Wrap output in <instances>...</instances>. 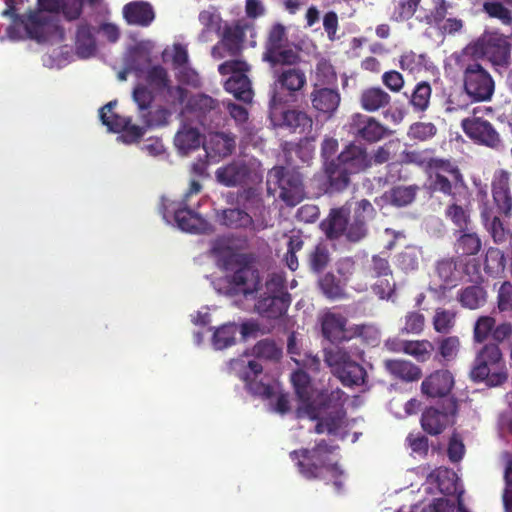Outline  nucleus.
I'll return each mask as SVG.
<instances>
[{"mask_svg":"<svg viewBox=\"0 0 512 512\" xmlns=\"http://www.w3.org/2000/svg\"><path fill=\"white\" fill-rule=\"evenodd\" d=\"M119 78H120L121 80H125V79H126V76H125V74L122 72V73H120V74H119Z\"/></svg>","mask_w":512,"mask_h":512,"instance_id":"nucleus-62","label":"nucleus"},{"mask_svg":"<svg viewBox=\"0 0 512 512\" xmlns=\"http://www.w3.org/2000/svg\"><path fill=\"white\" fill-rule=\"evenodd\" d=\"M199 21L204 26L203 33L221 29L220 17L210 11H202L199 14Z\"/></svg>","mask_w":512,"mask_h":512,"instance_id":"nucleus-38","label":"nucleus"},{"mask_svg":"<svg viewBox=\"0 0 512 512\" xmlns=\"http://www.w3.org/2000/svg\"><path fill=\"white\" fill-rule=\"evenodd\" d=\"M100 2V0H82V3H87L88 5L90 6H95L96 4H98Z\"/></svg>","mask_w":512,"mask_h":512,"instance_id":"nucleus-61","label":"nucleus"},{"mask_svg":"<svg viewBox=\"0 0 512 512\" xmlns=\"http://www.w3.org/2000/svg\"><path fill=\"white\" fill-rule=\"evenodd\" d=\"M276 84L290 94L300 91L306 84L305 73L296 67L282 68L273 72Z\"/></svg>","mask_w":512,"mask_h":512,"instance_id":"nucleus-16","label":"nucleus"},{"mask_svg":"<svg viewBox=\"0 0 512 512\" xmlns=\"http://www.w3.org/2000/svg\"><path fill=\"white\" fill-rule=\"evenodd\" d=\"M253 326H254V325H252V324L243 323V324L241 325V333H242L243 335H247V334L252 330Z\"/></svg>","mask_w":512,"mask_h":512,"instance_id":"nucleus-58","label":"nucleus"},{"mask_svg":"<svg viewBox=\"0 0 512 512\" xmlns=\"http://www.w3.org/2000/svg\"><path fill=\"white\" fill-rule=\"evenodd\" d=\"M338 25V17L335 12H328L325 14L323 19V26L328 34V37L333 40Z\"/></svg>","mask_w":512,"mask_h":512,"instance_id":"nucleus-39","label":"nucleus"},{"mask_svg":"<svg viewBox=\"0 0 512 512\" xmlns=\"http://www.w3.org/2000/svg\"><path fill=\"white\" fill-rule=\"evenodd\" d=\"M274 410L280 414H285L290 410V402L287 394L280 393L278 395Z\"/></svg>","mask_w":512,"mask_h":512,"instance_id":"nucleus-45","label":"nucleus"},{"mask_svg":"<svg viewBox=\"0 0 512 512\" xmlns=\"http://www.w3.org/2000/svg\"><path fill=\"white\" fill-rule=\"evenodd\" d=\"M186 109L203 127L211 128L220 119L218 101L206 94L200 93L190 97Z\"/></svg>","mask_w":512,"mask_h":512,"instance_id":"nucleus-11","label":"nucleus"},{"mask_svg":"<svg viewBox=\"0 0 512 512\" xmlns=\"http://www.w3.org/2000/svg\"><path fill=\"white\" fill-rule=\"evenodd\" d=\"M117 101H110L105 104L99 112V116L103 125H105L109 131L114 133H120L127 124H129L130 117H123L113 112Z\"/></svg>","mask_w":512,"mask_h":512,"instance_id":"nucleus-23","label":"nucleus"},{"mask_svg":"<svg viewBox=\"0 0 512 512\" xmlns=\"http://www.w3.org/2000/svg\"><path fill=\"white\" fill-rule=\"evenodd\" d=\"M295 393L301 402V406L297 409V416H307L310 419H316L320 415L322 406L328 405V401L332 399L340 400L343 392L341 390L332 391L327 394L324 391H318L311 383L308 373L303 370H297L291 375Z\"/></svg>","mask_w":512,"mask_h":512,"instance_id":"nucleus-6","label":"nucleus"},{"mask_svg":"<svg viewBox=\"0 0 512 512\" xmlns=\"http://www.w3.org/2000/svg\"><path fill=\"white\" fill-rule=\"evenodd\" d=\"M252 185L245 186L246 188L243 189L242 192H240L239 197L243 199L246 203H256L260 202L261 199L259 197V193Z\"/></svg>","mask_w":512,"mask_h":512,"instance_id":"nucleus-44","label":"nucleus"},{"mask_svg":"<svg viewBox=\"0 0 512 512\" xmlns=\"http://www.w3.org/2000/svg\"><path fill=\"white\" fill-rule=\"evenodd\" d=\"M285 261L290 270L295 271L298 268V258L296 253L287 252L285 256Z\"/></svg>","mask_w":512,"mask_h":512,"instance_id":"nucleus-53","label":"nucleus"},{"mask_svg":"<svg viewBox=\"0 0 512 512\" xmlns=\"http://www.w3.org/2000/svg\"><path fill=\"white\" fill-rule=\"evenodd\" d=\"M280 102H281V99L278 97L277 92L274 91L272 96H271V99H270V104L275 106V105H277Z\"/></svg>","mask_w":512,"mask_h":512,"instance_id":"nucleus-60","label":"nucleus"},{"mask_svg":"<svg viewBox=\"0 0 512 512\" xmlns=\"http://www.w3.org/2000/svg\"><path fill=\"white\" fill-rule=\"evenodd\" d=\"M283 124L293 132L305 133L312 128V119L302 111L288 110L283 113Z\"/></svg>","mask_w":512,"mask_h":512,"instance_id":"nucleus-24","label":"nucleus"},{"mask_svg":"<svg viewBox=\"0 0 512 512\" xmlns=\"http://www.w3.org/2000/svg\"><path fill=\"white\" fill-rule=\"evenodd\" d=\"M254 29V24L240 19L232 23H225L220 31V40L211 49L214 59H223L226 56L238 57L241 55L246 32Z\"/></svg>","mask_w":512,"mask_h":512,"instance_id":"nucleus-9","label":"nucleus"},{"mask_svg":"<svg viewBox=\"0 0 512 512\" xmlns=\"http://www.w3.org/2000/svg\"><path fill=\"white\" fill-rule=\"evenodd\" d=\"M170 117L171 112L164 107H159L154 111L147 110L140 114L141 121L147 128L166 126Z\"/></svg>","mask_w":512,"mask_h":512,"instance_id":"nucleus-33","label":"nucleus"},{"mask_svg":"<svg viewBox=\"0 0 512 512\" xmlns=\"http://www.w3.org/2000/svg\"><path fill=\"white\" fill-rule=\"evenodd\" d=\"M347 320L341 314L327 313L322 321V333L331 343L336 345L335 350L325 353V361L335 369L336 372L344 373L340 378L345 386L352 387V356L349 352L339 347L343 341L350 337L346 330Z\"/></svg>","mask_w":512,"mask_h":512,"instance_id":"nucleus-4","label":"nucleus"},{"mask_svg":"<svg viewBox=\"0 0 512 512\" xmlns=\"http://www.w3.org/2000/svg\"><path fill=\"white\" fill-rule=\"evenodd\" d=\"M37 6L36 9H29L26 16L19 19L28 38L42 43L62 33L58 19L52 15L60 11V0H37Z\"/></svg>","mask_w":512,"mask_h":512,"instance_id":"nucleus-5","label":"nucleus"},{"mask_svg":"<svg viewBox=\"0 0 512 512\" xmlns=\"http://www.w3.org/2000/svg\"><path fill=\"white\" fill-rule=\"evenodd\" d=\"M319 20V11L312 6L307 10L306 21L308 26L314 25Z\"/></svg>","mask_w":512,"mask_h":512,"instance_id":"nucleus-51","label":"nucleus"},{"mask_svg":"<svg viewBox=\"0 0 512 512\" xmlns=\"http://www.w3.org/2000/svg\"><path fill=\"white\" fill-rule=\"evenodd\" d=\"M313 361L315 362V364H316L317 366L320 364V361H319V359H317V358H314V359H313Z\"/></svg>","mask_w":512,"mask_h":512,"instance_id":"nucleus-63","label":"nucleus"},{"mask_svg":"<svg viewBox=\"0 0 512 512\" xmlns=\"http://www.w3.org/2000/svg\"><path fill=\"white\" fill-rule=\"evenodd\" d=\"M330 402H331V400H330V401H328V405L326 404L325 406H322V408H321V410H320V415H319V417L315 419V420H318V422H317V424H316V426H315V432H316L317 434H322V433H324V432H327V430H326V426H325V421H324V419H323V417H322V413H323V411L325 410V408H330Z\"/></svg>","mask_w":512,"mask_h":512,"instance_id":"nucleus-50","label":"nucleus"},{"mask_svg":"<svg viewBox=\"0 0 512 512\" xmlns=\"http://www.w3.org/2000/svg\"><path fill=\"white\" fill-rule=\"evenodd\" d=\"M134 102L137 104L140 114L149 110L154 101L155 93L144 84L135 86L132 94Z\"/></svg>","mask_w":512,"mask_h":512,"instance_id":"nucleus-34","label":"nucleus"},{"mask_svg":"<svg viewBox=\"0 0 512 512\" xmlns=\"http://www.w3.org/2000/svg\"><path fill=\"white\" fill-rule=\"evenodd\" d=\"M344 266H349V262H342V263H340L339 266H338L337 271L343 277V280L347 281L348 278L345 276Z\"/></svg>","mask_w":512,"mask_h":512,"instance_id":"nucleus-57","label":"nucleus"},{"mask_svg":"<svg viewBox=\"0 0 512 512\" xmlns=\"http://www.w3.org/2000/svg\"><path fill=\"white\" fill-rule=\"evenodd\" d=\"M2 14H3L4 16H11V17L13 18V22H14L15 24H20V25H22V26H23V24L21 23V21H20L19 17H24V16H26V13H25V14H22V15L17 14V13L15 12V8H14L13 6H9L7 9H5V10L3 11V13H2Z\"/></svg>","mask_w":512,"mask_h":512,"instance_id":"nucleus-54","label":"nucleus"},{"mask_svg":"<svg viewBox=\"0 0 512 512\" xmlns=\"http://www.w3.org/2000/svg\"><path fill=\"white\" fill-rule=\"evenodd\" d=\"M123 17L129 25L147 27L153 22L155 13L150 3L132 1L123 7Z\"/></svg>","mask_w":512,"mask_h":512,"instance_id":"nucleus-15","label":"nucleus"},{"mask_svg":"<svg viewBox=\"0 0 512 512\" xmlns=\"http://www.w3.org/2000/svg\"><path fill=\"white\" fill-rule=\"evenodd\" d=\"M284 5H285V8L291 14L296 13L300 7V3L298 2V0H285Z\"/></svg>","mask_w":512,"mask_h":512,"instance_id":"nucleus-56","label":"nucleus"},{"mask_svg":"<svg viewBox=\"0 0 512 512\" xmlns=\"http://www.w3.org/2000/svg\"><path fill=\"white\" fill-rule=\"evenodd\" d=\"M147 85L158 95L170 82L167 70L161 65L150 67L145 76Z\"/></svg>","mask_w":512,"mask_h":512,"instance_id":"nucleus-26","label":"nucleus"},{"mask_svg":"<svg viewBox=\"0 0 512 512\" xmlns=\"http://www.w3.org/2000/svg\"><path fill=\"white\" fill-rule=\"evenodd\" d=\"M253 355L259 359L278 361L282 357V349L272 339L258 341L253 349Z\"/></svg>","mask_w":512,"mask_h":512,"instance_id":"nucleus-28","label":"nucleus"},{"mask_svg":"<svg viewBox=\"0 0 512 512\" xmlns=\"http://www.w3.org/2000/svg\"><path fill=\"white\" fill-rule=\"evenodd\" d=\"M215 176L217 181L226 187H244L262 182L261 164L254 158L235 159L219 167Z\"/></svg>","mask_w":512,"mask_h":512,"instance_id":"nucleus-7","label":"nucleus"},{"mask_svg":"<svg viewBox=\"0 0 512 512\" xmlns=\"http://www.w3.org/2000/svg\"><path fill=\"white\" fill-rule=\"evenodd\" d=\"M82 9V0H60V10L69 21L78 19L82 14Z\"/></svg>","mask_w":512,"mask_h":512,"instance_id":"nucleus-37","label":"nucleus"},{"mask_svg":"<svg viewBox=\"0 0 512 512\" xmlns=\"http://www.w3.org/2000/svg\"><path fill=\"white\" fill-rule=\"evenodd\" d=\"M209 318H210V316L208 313L198 312L197 315L195 316V318L193 319V322L196 325L205 326L209 323V321H210Z\"/></svg>","mask_w":512,"mask_h":512,"instance_id":"nucleus-55","label":"nucleus"},{"mask_svg":"<svg viewBox=\"0 0 512 512\" xmlns=\"http://www.w3.org/2000/svg\"><path fill=\"white\" fill-rule=\"evenodd\" d=\"M238 327L234 323L224 324L217 328L212 337L213 346L222 350L232 346L236 342Z\"/></svg>","mask_w":512,"mask_h":512,"instance_id":"nucleus-25","label":"nucleus"},{"mask_svg":"<svg viewBox=\"0 0 512 512\" xmlns=\"http://www.w3.org/2000/svg\"><path fill=\"white\" fill-rule=\"evenodd\" d=\"M147 127L132 124L129 118V124L121 131L120 139L126 144L137 143L145 134Z\"/></svg>","mask_w":512,"mask_h":512,"instance_id":"nucleus-36","label":"nucleus"},{"mask_svg":"<svg viewBox=\"0 0 512 512\" xmlns=\"http://www.w3.org/2000/svg\"><path fill=\"white\" fill-rule=\"evenodd\" d=\"M75 48L77 55L84 59L95 54L97 45L94 36V28L91 25L82 23L77 27Z\"/></svg>","mask_w":512,"mask_h":512,"instance_id":"nucleus-17","label":"nucleus"},{"mask_svg":"<svg viewBox=\"0 0 512 512\" xmlns=\"http://www.w3.org/2000/svg\"><path fill=\"white\" fill-rule=\"evenodd\" d=\"M262 59L267 62L273 72H275V70H280V67H291L297 64L300 60V56L297 51L288 45L273 51H264Z\"/></svg>","mask_w":512,"mask_h":512,"instance_id":"nucleus-18","label":"nucleus"},{"mask_svg":"<svg viewBox=\"0 0 512 512\" xmlns=\"http://www.w3.org/2000/svg\"><path fill=\"white\" fill-rule=\"evenodd\" d=\"M207 157L220 159L230 156L236 148V136L232 133L216 132L210 134L203 143Z\"/></svg>","mask_w":512,"mask_h":512,"instance_id":"nucleus-14","label":"nucleus"},{"mask_svg":"<svg viewBox=\"0 0 512 512\" xmlns=\"http://www.w3.org/2000/svg\"><path fill=\"white\" fill-rule=\"evenodd\" d=\"M245 11L249 18H257L263 15L265 10L259 0H246Z\"/></svg>","mask_w":512,"mask_h":512,"instance_id":"nucleus-42","label":"nucleus"},{"mask_svg":"<svg viewBox=\"0 0 512 512\" xmlns=\"http://www.w3.org/2000/svg\"><path fill=\"white\" fill-rule=\"evenodd\" d=\"M187 89L182 86H173L171 82L157 95L171 107L181 106L187 98Z\"/></svg>","mask_w":512,"mask_h":512,"instance_id":"nucleus-32","label":"nucleus"},{"mask_svg":"<svg viewBox=\"0 0 512 512\" xmlns=\"http://www.w3.org/2000/svg\"><path fill=\"white\" fill-rule=\"evenodd\" d=\"M228 111L231 117L238 123H243L248 119V111L241 105L229 103Z\"/></svg>","mask_w":512,"mask_h":512,"instance_id":"nucleus-41","label":"nucleus"},{"mask_svg":"<svg viewBox=\"0 0 512 512\" xmlns=\"http://www.w3.org/2000/svg\"><path fill=\"white\" fill-rule=\"evenodd\" d=\"M338 449L337 445H331L322 439L312 449L303 448L290 453L292 460H297L300 473L307 479L321 478L324 473H330L334 478V486L341 491L343 483L340 477L343 470L337 462H333L332 455Z\"/></svg>","mask_w":512,"mask_h":512,"instance_id":"nucleus-3","label":"nucleus"},{"mask_svg":"<svg viewBox=\"0 0 512 512\" xmlns=\"http://www.w3.org/2000/svg\"><path fill=\"white\" fill-rule=\"evenodd\" d=\"M271 176L280 189L279 197L288 205L295 206L304 198V187L302 175L294 170L283 166L274 167Z\"/></svg>","mask_w":512,"mask_h":512,"instance_id":"nucleus-10","label":"nucleus"},{"mask_svg":"<svg viewBox=\"0 0 512 512\" xmlns=\"http://www.w3.org/2000/svg\"><path fill=\"white\" fill-rule=\"evenodd\" d=\"M344 395V393L341 395V397ZM336 399H332L333 401ZM340 400H337V402H340ZM332 409L327 415L322 416L325 421V426L328 434H336L338 430L342 427L344 423L345 418V411L342 408V404H335L332 405V402H330V408Z\"/></svg>","mask_w":512,"mask_h":512,"instance_id":"nucleus-31","label":"nucleus"},{"mask_svg":"<svg viewBox=\"0 0 512 512\" xmlns=\"http://www.w3.org/2000/svg\"><path fill=\"white\" fill-rule=\"evenodd\" d=\"M250 69V65L242 59L228 60L218 66L220 75L231 74L224 83L225 90L245 103H250L254 96L251 80L247 76Z\"/></svg>","mask_w":512,"mask_h":512,"instance_id":"nucleus-8","label":"nucleus"},{"mask_svg":"<svg viewBox=\"0 0 512 512\" xmlns=\"http://www.w3.org/2000/svg\"><path fill=\"white\" fill-rule=\"evenodd\" d=\"M203 143V137L199 130L188 125H183L175 135L174 144L183 155L198 149Z\"/></svg>","mask_w":512,"mask_h":512,"instance_id":"nucleus-19","label":"nucleus"},{"mask_svg":"<svg viewBox=\"0 0 512 512\" xmlns=\"http://www.w3.org/2000/svg\"><path fill=\"white\" fill-rule=\"evenodd\" d=\"M201 189H202V185L200 184V182L198 180H195V179L191 180L189 188H188L187 192L184 194V198L182 199L181 202H183V204L186 205V203L188 202V198L193 194L200 193Z\"/></svg>","mask_w":512,"mask_h":512,"instance_id":"nucleus-48","label":"nucleus"},{"mask_svg":"<svg viewBox=\"0 0 512 512\" xmlns=\"http://www.w3.org/2000/svg\"><path fill=\"white\" fill-rule=\"evenodd\" d=\"M315 87L323 86L336 81V74L333 66L326 60H321L317 63L315 69Z\"/></svg>","mask_w":512,"mask_h":512,"instance_id":"nucleus-35","label":"nucleus"},{"mask_svg":"<svg viewBox=\"0 0 512 512\" xmlns=\"http://www.w3.org/2000/svg\"><path fill=\"white\" fill-rule=\"evenodd\" d=\"M206 170H207V162L202 159L197 160L191 166V173L198 177L205 176Z\"/></svg>","mask_w":512,"mask_h":512,"instance_id":"nucleus-47","label":"nucleus"},{"mask_svg":"<svg viewBox=\"0 0 512 512\" xmlns=\"http://www.w3.org/2000/svg\"><path fill=\"white\" fill-rule=\"evenodd\" d=\"M350 209L345 205L330 210L328 216L320 223V228L326 238L331 241L339 240L342 237L351 239L349 229Z\"/></svg>","mask_w":512,"mask_h":512,"instance_id":"nucleus-12","label":"nucleus"},{"mask_svg":"<svg viewBox=\"0 0 512 512\" xmlns=\"http://www.w3.org/2000/svg\"><path fill=\"white\" fill-rule=\"evenodd\" d=\"M144 150H146L150 155L157 156L163 153L164 148L161 142L154 141L153 143L146 144L144 146Z\"/></svg>","mask_w":512,"mask_h":512,"instance_id":"nucleus-49","label":"nucleus"},{"mask_svg":"<svg viewBox=\"0 0 512 512\" xmlns=\"http://www.w3.org/2000/svg\"><path fill=\"white\" fill-rule=\"evenodd\" d=\"M340 103V96L336 90L330 88L315 89L312 93V105L319 112L333 113Z\"/></svg>","mask_w":512,"mask_h":512,"instance_id":"nucleus-22","label":"nucleus"},{"mask_svg":"<svg viewBox=\"0 0 512 512\" xmlns=\"http://www.w3.org/2000/svg\"><path fill=\"white\" fill-rule=\"evenodd\" d=\"M217 220L221 225L232 229L248 228L254 223L251 215L239 208L224 209L217 212Z\"/></svg>","mask_w":512,"mask_h":512,"instance_id":"nucleus-21","label":"nucleus"},{"mask_svg":"<svg viewBox=\"0 0 512 512\" xmlns=\"http://www.w3.org/2000/svg\"><path fill=\"white\" fill-rule=\"evenodd\" d=\"M263 372L262 365L256 360H250L239 371V378L245 383L246 389L253 395L270 399L275 391L274 387L261 380H257Z\"/></svg>","mask_w":512,"mask_h":512,"instance_id":"nucleus-13","label":"nucleus"},{"mask_svg":"<svg viewBox=\"0 0 512 512\" xmlns=\"http://www.w3.org/2000/svg\"><path fill=\"white\" fill-rule=\"evenodd\" d=\"M99 31L103 33L109 42H116L120 37L119 28L112 23H103L99 27Z\"/></svg>","mask_w":512,"mask_h":512,"instance_id":"nucleus-40","label":"nucleus"},{"mask_svg":"<svg viewBox=\"0 0 512 512\" xmlns=\"http://www.w3.org/2000/svg\"><path fill=\"white\" fill-rule=\"evenodd\" d=\"M173 63L177 66H184L188 63L187 50L180 44L174 47Z\"/></svg>","mask_w":512,"mask_h":512,"instance_id":"nucleus-43","label":"nucleus"},{"mask_svg":"<svg viewBox=\"0 0 512 512\" xmlns=\"http://www.w3.org/2000/svg\"><path fill=\"white\" fill-rule=\"evenodd\" d=\"M300 214L306 213L312 220H315L318 217L319 211L318 208L314 205H306L300 208Z\"/></svg>","mask_w":512,"mask_h":512,"instance_id":"nucleus-52","label":"nucleus"},{"mask_svg":"<svg viewBox=\"0 0 512 512\" xmlns=\"http://www.w3.org/2000/svg\"><path fill=\"white\" fill-rule=\"evenodd\" d=\"M288 46L286 27L281 23H275L268 31L264 51H273Z\"/></svg>","mask_w":512,"mask_h":512,"instance_id":"nucleus-29","label":"nucleus"},{"mask_svg":"<svg viewBox=\"0 0 512 512\" xmlns=\"http://www.w3.org/2000/svg\"><path fill=\"white\" fill-rule=\"evenodd\" d=\"M226 270H233L230 282L245 296L257 292L254 310L267 320H279L284 317L291 304V295L287 291L283 273H271L260 286L259 272L254 269L248 255L229 253L224 257Z\"/></svg>","mask_w":512,"mask_h":512,"instance_id":"nucleus-1","label":"nucleus"},{"mask_svg":"<svg viewBox=\"0 0 512 512\" xmlns=\"http://www.w3.org/2000/svg\"><path fill=\"white\" fill-rule=\"evenodd\" d=\"M330 262V253L327 245L318 243L308 255V264L311 271L321 273Z\"/></svg>","mask_w":512,"mask_h":512,"instance_id":"nucleus-27","label":"nucleus"},{"mask_svg":"<svg viewBox=\"0 0 512 512\" xmlns=\"http://www.w3.org/2000/svg\"><path fill=\"white\" fill-rule=\"evenodd\" d=\"M345 284L333 274L327 273L319 280V287L323 294L330 299H339L345 296Z\"/></svg>","mask_w":512,"mask_h":512,"instance_id":"nucleus-30","label":"nucleus"},{"mask_svg":"<svg viewBox=\"0 0 512 512\" xmlns=\"http://www.w3.org/2000/svg\"><path fill=\"white\" fill-rule=\"evenodd\" d=\"M7 32L11 39H19L20 38V36L17 35L16 28L14 26H10L8 28Z\"/></svg>","mask_w":512,"mask_h":512,"instance_id":"nucleus-59","label":"nucleus"},{"mask_svg":"<svg viewBox=\"0 0 512 512\" xmlns=\"http://www.w3.org/2000/svg\"><path fill=\"white\" fill-rule=\"evenodd\" d=\"M174 219L177 226L186 232H199L204 225L203 218L183 202H180L179 207L174 210Z\"/></svg>","mask_w":512,"mask_h":512,"instance_id":"nucleus-20","label":"nucleus"},{"mask_svg":"<svg viewBox=\"0 0 512 512\" xmlns=\"http://www.w3.org/2000/svg\"><path fill=\"white\" fill-rule=\"evenodd\" d=\"M339 149L336 138L325 136L321 142L320 156L323 174L316 179L319 189L324 193H335L345 190L350 183L352 174V142L347 143L335 157Z\"/></svg>","mask_w":512,"mask_h":512,"instance_id":"nucleus-2","label":"nucleus"},{"mask_svg":"<svg viewBox=\"0 0 512 512\" xmlns=\"http://www.w3.org/2000/svg\"><path fill=\"white\" fill-rule=\"evenodd\" d=\"M303 240L299 234H295L289 237L287 243V252L297 253L303 248Z\"/></svg>","mask_w":512,"mask_h":512,"instance_id":"nucleus-46","label":"nucleus"}]
</instances>
